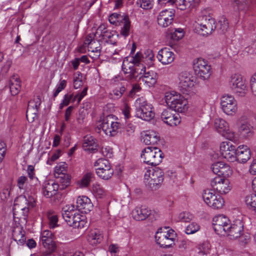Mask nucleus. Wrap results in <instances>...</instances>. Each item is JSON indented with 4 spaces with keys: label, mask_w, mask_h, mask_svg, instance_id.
Instances as JSON below:
<instances>
[{
    "label": "nucleus",
    "mask_w": 256,
    "mask_h": 256,
    "mask_svg": "<svg viewBox=\"0 0 256 256\" xmlns=\"http://www.w3.org/2000/svg\"><path fill=\"white\" fill-rule=\"evenodd\" d=\"M47 217L48 220L49 226L50 228H54L58 226V217L54 212L52 210L48 211Z\"/></svg>",
    "instance_id": "37998d69"
},
{
    "label": "nucleus",
    "mask_w": 256,
    "mask_h": 256,
    "mask_svg": "<svg viewBox=\"0 0 256 256\" xmlns=\"http://www.w3.org/2000/svg\"><path fill=\"white\" fill-rule=\"evenodd\" d=\"M92 194L97 198H102L106 196V190L99 184L96 182L92 185Z\"/></svg>",
    "instance_id": "58836bf2"
},
{
    "label": "nucleus",
    "mask_w": 256,
    "mask_h": 256,
    "mask_svg": "<svg viewBox=\"0 0 256 256\" xmlns=\"http://www.w3.org/2000/svg\"><path fill=\"white\" fill-rule=\"evenodd\" d=\"M220 106L224 112L228 116L235 114L238 110L236 100L230 95H224L221 98Z\"/></svg>",
    "instance_id": "2eb2a0df"
},
{
    "label": "nucleus",
    "mask_w": 256,
    "mask_h": 256,
    "mask_svg": "<svg viewBox=\"0 0 256 256\" xmlns=\"http://www.w3.org/2000/svg\"><path fill=\"white\" fill-rule=\"evenodd\" d=\"M221 155L228 161L233 162L236 160L237 149L230 142H222L220 145Z\"/></svg>",
    "instance_id": "6ab92c4d"
},
{
    "label": "nucleus",
    "mask_w": 256,
    "mask_h": 256,
    "mask_svg": "<svg viewBox=\"0 0 256 256\" xmlns=\"http://www.w3.org/2000/svg\"><path fill=\"white\" fill-rule=\"evenodd\" d=\"M21 88V82L16 74H14L10 80V89L12 96L18 94Z\"/></svg>",
    "instance_id": "473e14b6"
},
{
    "label": "nucleus",
    "mask_w": 256,
    "mask_h": 256,
    "mask_svg": "<svg viewBox=\"0 0 256 256\" xmlns=\"http://www.w3.org/2000/svg\"><path fill=\"white\" fill-rule=\"evenodd\" d=\"M122 23L123 24V26L121 28L120 34L126 36L129 34L130 26V22L128 16H124V18H123V20L122 22Z\"/></svg>",
    "instance_id": "de8ad7c7"
},
{
    "label": "nucleus",
    "mask_w": 256,
    "mask_h": 256,
    "mask_svg": "<svg viewBox=\"0 0 256 256\" xmlns=\"http://www.w3.org/2000/svg\"><path fill=\"white\" fill-rule=\"evenodd\" d=\"M88 48V50L92 54V55L90 56L92 58L96 59L100 57V55L101 48L97 40L96 42H94V44H92Z\"/></svg>",
    "instance_id": "79ce46f5"
},
{
    "label": "nucleus",
    "mask_w": 256,
    "mask_h": 256,
    "mask_svg": "<svg viewBox=\"0 0 256 256\" xmlns=\"http://www.w3.org/2000/svg\"><path fill=\"white\" fill-rule=\"evenodd\" d=\"M142 137L143 142L147 145L156 144L160 140L158 134L152 130L143 132Z\"/></svg>",
    "instance_id": "bb28decb"
},
{
    "label": "nucleus",
    "mask_w": 256,
    "mask_h": 256,
    "mask_svg": "<svg viewBox=\"0 0 256 256\" xmlns=\"http://www.w3.org/2000/svg\"><path fill=\"white\" fill-rule=\"evenodd\" d=\"M94 174L90 172L86 173L78 182L79 187L84 188L87 187L92 180V178L94 177Z\"/></svg>",
    "instance_id": "a18cd8bd"
},
{
    "label": "nucleus",
    "mask_w": 256,
    "mask_h": 256,
    "mask_svg": "<svg viewBox=\"0 0 256 256\" xmlns=\"http://www.w3.org/2000/svg\"><path fill=\"white\" fill-rule=\"evenodd\" d=\"M163 153L160 150L156 147H147L141 154L144 162L151 166L159 164L162 161Z\"/></svg>",
    "instance_id": "6e6552de"
},
{
    "label": "nucleus",
    "mask_w": 256,
    "mask_h": 256,
    "mask_svg": "<svg viewBox=\"0 0 256 256\" xmlns=\"http://www.w3.org/2000/svg\"><path fill=\"white\" fill-rule=\"evenodd\" d=\"M17 202H19L20 204L15 203L13 208L16 206L22 208H26L28 209V212L30 208H32L35 206L34 200L31 197L28 198V200L25 196L20 197Z\"/></svg>",
    "instance_id": "c9c22d12"
},
{
    "label": "nucleus",
    "mask_w": 256,
    "mask_h": 256,
    "mask_svg": "<svg viewBox=\"0 0 256 256\" xmlns=\"http://www.w3.org/2000/svg\"><path fill=\"white\" fill-rule=\"evenodd\" d=\"M193 68L195 74L204 80L209 78L212 74L210 66L207 61L201 58L194 60Z\"/></svg>",
    "instance_id": "ddd939ff"
},
{
    "label": "nucleus",
    "mask_w": 256,
    "mask_h": 256,
    "mask_svg": "<svg viewBox=\"0 0 256 256\" xmlns=\"http://www.w3.org/2000/svg\"><path fill=\"white\" fill-rule=\"evenodd\" d=\"M216 27L222 33L226 32L228 30L229 24L228 20L226 17L222 16L220 18L217 26H216Z\"/></svg>",
    "instance_id": "09e8293b"
},
{
    "label": "nucleus",
    "mask_w": 256,
    "mask_h": 256,
    "mask_svg": "<svg viewBox=\"0 0 256 256\" xmlns=\"http://www.w3.org/2000/svg\"><path fill=\"white\" fill-rule=\"evenodd\" d=\"M214 126L216 130L226 139L231 141L236 140L235 132L230 129L228 123L224 120L216 118Z\"/></svg>",
    "instance_id": "4468645a"
},
{
    "label": "nucleus",
    "mask_w": 256,
    "mask_h": 256,
    "mask_svg": "<svg viewBox=\"0 0 256 256\" xmlns=\"http://www.w3.org/2000/svg\"><path fill=\"white\" fill-rule=\"evenodd\" d=\"M59 185L56 183L45 182L42 187V194L45 197L50 198L56 194Z\"/></svg>",
    "instance_id": "c756f323"
},
{
    "label": "nucleus",
    "mask_w": 256,
    "mask_h": 256,
    "mask_svg": "<svg viewBox=\"0 0 256 256\" xmlns=\"http://www.w3.org/2000/svg\"><path fill=\"white\" fill-rule=\"evenodd\" d=\"M124 16H126V15H120L117 13H113L110 16L108 20L110 24H116L120 22H122L123 20V18H124Z\"/></svg>",
    "instance_id": "13d9d810"
},
{
    "label": "nucleus",
    "mask_w": 256,
    "mask_h": 256,
    "mask_svg": "<svg viewBox=\"0 0 256 256\" xmlns=\"http://www.w3.org/2000/svg\"><path fill=\"white\" fill-rule=\"evenodd\" d=\"M230 220L224 215L216 216L213 218V228L216 232L220 236L226 235Z\"/></svg>",
    "instance_id": "dca6fc26"
},
{
    "label": "nucleus",
    "mask_w": 256,
    "mask_h": 256,
    "mask_svg": "<svg viewBox=\"0 0 256 256\" xmlns=\"http://www.w3.org/2000/svg\"><path fill=\"white\" fill-rule=\"evenodd\" d=\"M193 215L188 212H183L180 213L178 219L182 222H190L193 218Z\"/></svg>",
    "instance_id": "680f3d73"
},
{
    "label": "nucleus",
    "mask_w": 256,
    "mask_h": 256,
    "mask_svg": "<svg viewBox=\"0 0 256 256\" xmlns=\"http://www.w3.org/2000/svg\"><path fill=\"white\" fill-rule=\"evenodd\" d=\"M136 4L140 8L146 10H150L154 6L153 0H137Z\"/></svg>",
    "instance_id": "8fccbe9b"
},
{
    "label": "nucleus",
    "mask_w": 256,
    "mask_h": 256,
    "mask_svg": "<svg viewBox=\"0 0 256 256\" xmlns=\"http://www.w3.org/2000/svg\"><path fill=\"white\" fill-rule=\"evenodd\" d=\"M228 85L238 96L244 97L246 94V86L240 74H236L232 75L228 81Z\"/></svg>",
    "instance_id": "9b49d317"
},
{
    "label": "nucleus",
    "mask_w": 256,
    "mask_h": 256,
    "mask_svg": "<svg viewBox=\"0 0 256 256\" xmlns=\"http://www.w3.org/2000/svg\"><path fill=\"white\" fill-rule=\"evenodd\" d=\"M224 166V162H218L213 164L211 166V168L213 172L218 176L220 172H221V168Z\"/></svg>",
    "instance_id": "69168bd1"
},
{
    "label": "nucleus",
    "mask_w": 256,
    "mask_h": 256,
    "mask_svg": "<svg viewBox=\"0 0 256 256\" xmlns=\"http://www.w3.org/2000/svg\"><path fill=\"white\" fill-rule=\"evenodd\" d=\"M252 126L250 124L246 123L240 125L238 128L240 136L244 138H248L252 136Z\"/></svg>",
    "instance_id": "ea45409f"
},
{
    "label": "nucleus",
    "mask_w": 256,
    "mask_h": 256,
    "mask_svg": "<svg viewBox=\"0 0 256 256\" xmlns=\"http://www.w3.org/2000/svg\"><path fill=\"white\" fill-rule=\"evenodd\" d=\"M170 38L174 40H178L184 36V32L182 28H174V30H172L170 32Z\"/></svg>",
    "instance_id": "6e6d98bb"
},
{
    "label": "nucleus",
    "mask_w": 256,
    "mask_h": 256,
    "mask_svg": "<svg viewBox=\"0 0 256 256\" xmlns=\"http://www.w3.org/2000/svg\"><path fill=\"white\" fill-rule=\"evenodd\" d=\"M67 164L66 162H60L55 167L54 172L58 176L66 173Z\"/></svg>",
    "instance_id": "052dcab7"
},
{
    "label": "nucleus",
    "mask_w": 256,
    "mask_h": 256,
    "mask_svg": "<svg viewBox=\"0 0 256 256\" xmlns=\"http://www.w3.org/2000/svg\"><path fill=\"white\" fill-rule=\"evenodd\" d=\"M146 68L142 65L136 66L135 68L128 75L126 76V78L130 80H136L140 76H143Z\"/></svg>",
    "instance_id": "f704fd0d"
},
{
    "label": "nucleus",
    "mask_w": 256,
    "mask_h": 256,
    "mask_svg": "<svg viewBox=\"0 0 256 256\" xmlns=\"http://www.w3.org/2000/svg\"><path fill=\"white\" fill-rule=\"evenodd\" d=\"M94 166L97 167L96 168V174L103 180H109L114 174V170L112 168L110 162L105 158L98 159L94 162Z\"/></svg>",
    "instance_id": "f8f14e48"
},
{
    "label": "nucleus",
    "mask_w": 256,
    "mask_h": 256,
    "mask_svg": "<svg viewBox=\"0 0 256 256\" xmlns=\"http://www.w3.org/2000/svg\"><path fill=\"white\" fill-rule=\"evenodd\" d=\"M83 84L82 74L78 72L74 76V86L75 89L80 88Z\"/></svg>",
    "instance_id": "4d7b16f0"
},
{
    "label": "nucleus",
    "mask_w": 256,
    "mask_h": 256,
    "mask_svg": "<svg viewBox=\"0 0 256 256\" xmlns=\"http://www.w3.org/2000/svg\"><path fill=\"white\" fill-rule=\"evenodd\" d=\"M97 146L96 139L92 136L86 135L83 139L82 148L85 151L94 152Z\"/></svg>",
    "instance_id": "2f4dec72"
},
{
    "label": "nucleus",
    "mask_w": 256,
    "mask_h": 256,
    "mask_svg": "<svg viewBox=\"0 0 256 256\" xmlns=\"http://www.w3.org/2000/svg\"><path fill=\"white\" fill-rule=\"evenodd\" d=\"M101 153L106 158H111L113 156L112 148L109 146H103L101 148Z\"/></svg>",
    "instance_id": "338daca9"
},
{
    "label": "nucleus",
    "mask_w": 256,
    "mask_h": 256,
    "mask_svg": "<svg viewBox=\"0 0 256 256\" xmlns=\"http://www.w3.org/2000/svg\"><path fill=\"white\" fill-rule=\"evenodd\" d=\"M232 174V170L229 165L224 162V166L221 168V172L218 176H222L224 178L226 176H229Z\"/></svg>",
    "instance_id": "0e129e2a"
},
{
    "label": "nucleus",
    "mask_w": 256,
    "mask_h": 256,
    "mask_svg": "<svg viewBox=\"0 0 256 256\" xmlns=\"http://www.w3.org/2000/svg\"><path fill=\"white\" fill-rule=\"evenodd\" d=\"M103 236L98 230H92L88 235V240L92 244L100 243L102 240Z\"/></svg>",
    "instance_id": "4c0bfd02"
},
{
    "label": "nucleus",
    "mask_w": 256,
    "mask_h": 256,
    "mask_svg": "<svg viewBox=\"0 0 256 256\" xmlns=\"http://www.w3.org/2000/svg\"><path fill=\"white\" fill-rule=\"evenodd\" d=\"M243 230V224L241 220H236L233 223L228 225L226 234L231 239L239 238Z\"/></svg>",
    "instance_id": "4be33fe9"
},
{
    "label": "nucleus",
    "mask_w": 256,
    "mask_h": 256,
    "mask_svg": "<svg viewBox=\"0 0 256 256\" xmlns=\"http://www.w3.org/2000/svg\"><path fill=\"white\" fill-rule=\"evenodd\" d=\"M157 74L152 70H146L143 76H140L139 80L144 82L148 87L153 86L156 82Z\"/></svg>",
    "instance_id": "a878e982"
},
{
    "label": "nucleus",
    "mask_w": 256,
    "mask_h": 256,
    "mask_svg": "<svg viewBox=\"0 0 256 256\" xmlns=\"http://www.w3.org/2000/svg\"><path fill=\"white\" fill-rule=\"evenodd\" d=\"M59 182L62 185V188L64 189L67 187L70 184L71 176L66 174L58 176Z\"/></svg>",
    "instance_id": "864d4df0"
},
{
    "label": "nucleus",
    "mask_w": 256,
    "mask_h": 256,
    "mask_svg": "<svg viewBox=\"0 0 256 256\" xmlns=\"http://www.w3.org/2000/svg\"><path fill=\"white\" fill-rule=\"evenodd\" d=\"M142 62L150 66L153 64L154 54L151 50H146L142 54Z\"/></svg>",
    "instance_id": "49530a36"
},
{
    "label": "nucleus",
    "mask_w": 256,
    "mask_h": 256,
    "mask_svg": "<svg viewBox=\"0 0 256 256\" xmlns=\"http://www.w3.org/2000/svg\"><path fill=\"white\" fill-rule=\"evenodd\" d=\"M210 249V244L208 242H204L198 246L199 253L202 254H209Z\"/></svg>",
    "instance_id": "e2e57ef3"
},
{
    "label": "nucleus",
    "mask_w": 256,
    "mask_h": 256,
    "mask_svg": "<svg viewBox=\"0 0 256 256\" xmlns=\"http://www.w3.org/2000/svg\"><path fill=\"white\" fill-rule=\"evenodd\" d=\"M250 158V150L246 145H240L237 148L236 160L240 162L245 163Z\"/></svg>",
    "instance_id": "cd10ccee"
},
{
    "label": "nucleus",
    "mask_w": 256,
    "mask_h": 256,
    "mask_svg": "<svg viewBox=\"0 0 256 256\" xmlns=\"http://www.w3.org/2000/svg\"><path fill=\"white\" fill-rule=\"evenodd\" d=\"M239 11H246L251 6L256 4V0H234Z\"/></svg>",
    "instance_id": "e433bc0d"
},
{
    "label": "nucleus",
    "mask_w": 256,
    "mask_h": 256,
    "mask_svg": "<svg viewBox=\"0 0 256 256\" xmlns=\"http://www.w3.org/2000/svg\"><path fill=\"white\" fill-rule=\"evenodd\" d=\"M76 208L82 213L87 214L93 208L90 200L86 196H80L77 198Z\"/></svg>",
    "instance_id": "5701e85b"
},
{
    "label": "nucleus",
    "mask_w": 256,
    "mask_h": 256,
    "mask_svg": "<svg viewBox=\"0 0 256 256\" xmlns=\"http://www.w3.org/2000/svg\"><path fill=\"white\" fill-rule=\"evenodd\" d=\"M54 235L48 230H45L41 233L40 244L43 246L42 256H50L56 249V246L53 241Z\"/></svg>",
    "instance_id": "1a4fd4ad"
},
{
    "label": "nucleus",
    "mask_w": 256,
    "mask_h": 256,
    "mask_svg": "<svg viewBox=\"0 0 256 256\" xmlns=\"http://www.w3.org/2000/svg\"><path fill=\"white\" fill-rule=\"evenodd\" d=\"M39 105L40 102L38 100L37 102H35L34 100L29 102L26 113L28 120L32 122L34 118L37 116Z\"/></svg>",
    "instance_id": "c85d7f7f"
},
{
    "label": "nucleus",
    "mask_w": 256,
    "mask_h": 256,
    "mask_svg": "<svg viewBox=\"0 0 256 256\" xmlns=\"http://www.w3.org/2000/svg\"><path fill=\"white\" fill-rule=\"evenodd\" d=\"M216 196V194L212 190H204L202 193V198L204 202L210 206Z\"/></svg>",
    "instance_id": "c03bdc74"
},
{
    "label": "nucleus",
    "mask_w": 256,
    "mask_h": 256,
    "mask_svg": "<svg viewBox=\"0 0 256 256\" xmlns=\"http://www.w3.org/2000/svg\"><path fill=\"white\" fill-rule=\"evenodd\" d=\"M165 101L168 106L177 113H184L188 109V102L184 96L176 92H166Z\"/></svg>",
    "instance_id": "7ed1b4c3"
},
{
    "label": "nucleus",
    "mask_w": 256,
    "mask_h": 256,
    "mask_svg": "<svg viewBox=\"0 0 256 256\" xmlns=\"http://www.w3.org/2000/svg\"><path fill=\"white\" fill-rule=\"evenodd\" d=\"M75 206L72 204L66 206L62 208V216L67 224L74 228L81 229L86 227L85 216L74 211Z\"/></svg>",
    "instance_id": "f03ea898"
},
{
    "label": "nucleus",
    "mask_w": 256,
    "mask_h": 256,
    "mask_svg": "<svg viewBox=\"0 0 256 256\" xmlns=\"http://www.w3.org/2000/svg\"><path fill=\"white\" fill-rule=\"evenodd\" d=\"M157 58L162 64L166 65L171 64L174 60V53L168 48H164L160 50Z\"/></svg>",
    "instance_id": "b1692460"
},
{
    "label": "nucleus",
    "mask_w": 256,
    "mask_h": 256,
    "mask_svg": "<svg viewBox=\"0 0 256 256\" xmlns=\"http://www.w3.org/2000/svg\"><path fill=\"white\" fill-rule=\"evenodd\" d=\"M250 82L252 93L256 96V73L251 76Z\"/></svg>",
    "instance_id": "774afa93"
},
{
    "label": "nucleus",
    "mask_w": 256,
    "mask_h": 256,
    "mask_svg": "<svg viewBox=\"0 0 256 256\" xmlns=\"http://www.w3.org/2000/svg\"><path fill=\"white\" fill-rule=\"evenodd\" d=\"M176 236V234L174 230H169L164 232L160 228L156 232L155 238L156 244L160 247L168 248L174 244Z\"/></svg>",
    "instance_id": "9d476101"
},
{
    "label": "nucleus",
    "mask_w": 256,
    "mask_h": 256,
    "mask_svg": "<svg viewBox=\"0 0 256 256\" xmlns=\"http://www.w3.org/2000/svg\"><path fill=\"white\" fill-rule=\"evenodd\" d=\"M161 118L164 123L171 126H176L180 122L179 114L170 107L163 110Z\"/></svg>",
    "instance_id": "f3484780"
},
{
    "label": "nucleus",
    "mask_w": 256,
    "mask_h": 256,
    "mask_svg": "<svg viewBox=\"0 0 256 256\" xmlns=\"http://www.w3.org/2000/svg\"><path fill=\"white\" fill-rule=\"evenodd\" d=\"M136 66V65L127 57H126L122 64V68L124 73L128 75Z\"/></svg>",
    "instance_id": "a19ab883"
},
{
    "label": "nucleus",
    "mask_w": 256,
    "mask_h": 256,
    "mask_svg": "<svg viewBox=\"0 0 256 256\" xmlns=\"http://www.w3.org/2000/svg\"><path fill=\"white\" fill-rule=\"evenodd\" d=\"M224 199L218 195H216L214 198L212 200V204L210 207L214 209L221 208L224 204Z\"/></svg>",
    "instance_id": "603ef678"
},
{
    "label": "nucleus",
    "mask_w": 256,
    "mask_h": 256,
    "mask_svg": "<svg viewBox=\"0 0 256 256\" xmlns=\"http://www.w3.org/2000/svg\"><path fill=\"white\" fill-rule=\"evenodd\" d=\"M170 5L174 4L178 9L184 10L194 5V0H168Z\"/></svg>",
    "instance_id": "72a5a7b5"
},
{
    "label": "nucleus",
    "mask_w": 256,
    "mask_h": 256,
    "mask_svg": "<svg viewBox=\"0 0 256 256\" xmlns=\"http://www.w3.org/2000/svg\"><path fill=\"white\" fill-rule=\"evenodd\" d=\"M136 116L146 121H150L155 116L152 106L145 98L141 97L136 100Z\"/></svg>",
    "instance_id": "39448f33"
},
{
    "label": "nucleus",
    "mask_w": 256,
    "mask_h": 256,
    "mask_svg": "<svg viewBox=\"0 0 256 256\" xmlns=\"http://www.w3.org/2000/svg\"><path fill=\"white\" fill-rule=\"evenodd\" d=\"M175 11L173 9L165 10L162 11L157 18L158 24L162 27L166 28L172 24Z\"/></svg>",
    "instance_id": "412c9836"
},
{
    "label": "nucleus",
    "mask_w": 256,
    "mask_h": 256,
    "mask_svg": "<svg viewBox=\"0 0 256 256\" xmlns=\"http://www.w3.org/2000/svg\"><path fill=\"white\" fill-rule=\"evenodd\" d=\"M200 229V226L198 223L192 222L186 226L185 232L187 234H192L198 232Z\"/></svg>",
    "instance_id": "5fc2aeb1"
},
{
    "label": "nucleus",
    "mask_w": 256,
    "mask_h": 256,
    "mask_svg": "<svg viewBox=\"0 0 256 256\" xmlns=\"http://www.w3.org/2000/svg\"><path fill=\"white\" fill-rule=\"evenodd\" d=\"M178 86L183 93L188 92L194 86L193 77L187 72L180 74Z\"/></svg>",
    "instance_id": "aec40b11"
},
{
    "label": "nucleus",
    "mask_w": 256,
    "mask_h": 256,
    "mask_svg": "<svg viewBox=\"0 0 256 256\" xmlns=\"http://www.w3.org/2000/svg\"><path fill=\"white\" fill-rule=\"evenodd\" d=\"M152 211L146 206L136 207L132 212V218L136 220H143L150 216Z\"/></svg>",
    "instance_id": "393cba45"
},
{
    "label": "nucleus",
    "mask_w": 256,
    "mask_h": 256,
    "mask_svg": "<svg viewBox=\"0 0 256 256\" xmlns=\"http://www.w3.org/2000/svg\"><path fill=\"white\" fill-rule=\"evenodd\" d=\"M126 88L124 84H121L113 90V95L114 98H120L125 92Z\"/></svg>",
    "instance_id": "bf43d9fd"
},
{
    "label": "nucleus",
    "mask_w": 256,
    "mask_h": 256,
    "mask_svg": "<svg viewBox=\"0 0 256 256\" xmlns=\"http://www.w3.org/2000/svg\"><path fill=\"white\" fill-rule=\"evenodd\" d=\"M245 202L246 205L256 212V194H250L246 196Z\"/></svg>",
    "instance_id": "3c124183"
},
{
    "label": "nucleus",
    "mask_w": 256,
    "mask_h": 256,
    "mask_svg": "<svg viewBox=\"0 0 256 256\" xmlns=\"http://www.w3.org/2000/svg\"><path fill=\"white\" fill-rule=\"evenodd\" d=\"M210 185L220 194H226L230 190L228 180L222 176H216L212 179Z\"/></svg>",
    "instance_id": "a211bd4d"
},
{
    "label": "nucleus",
    "mask_w": 256,
    "mask_h": 256,
    "mask_svg": "<svg viewBox=\"0 0 256 256\" xmlns=\"http://www.w3.org/2000/svg\"><path fill=\"white\" fill-rule=\"evenodd\" d=\"M28 214V209L26 208L16 206L13 208L14 223L12 235L14 240L19 245H23L26 242V237L23 228L26 224Z\"/></svg>",
    "instance_id": "f257e3e1"
},
{
    "label": "nucleus",
    "mask_w": 256,
    "mask_h": 256,
    "mask_svg": "<svg viewBox=\"0 0 256 256\" xmlns=\"http://www.w3.org/2000/svg\"><path fill=\"white\" fill-rule=\"evenodd\" d=\"M122 126L118 118L114 115L109 114L103 118L100 124L98 125L96 130L100 132L102 130L108 136H114Z\"/></svg>",
    "instance_id": "20e7f679"
},
{
    "label": "nucleus",
    "mask_w": 256,
    "mask_h": 256,
    "mask_svg": "<svg viewBox=\"0 0 256 256\" xmlns=\"http://www.w3.org/2000/svg\"><path fill=\"white\" fill-rule=\"evenodd\" d=\"M216 28L215 20L209 16H202L198 17L195 25L194 31L203 36H208Z\"/></svg>",
    "instance_id": "0eeeda50"
},
{
    "label": "nucleus",
    "mask_w": 256,
    "mask_h": 256,
    "mask_svg": "<svg viewBox=\"0 0 256 256\" xmlns=\"http://www.w3.org/2000/svg\"><path fill=\"white\" fill-rule=\"evenodd\" d=\"M105 52L108 56H110V60L113 63L120 62L123 58L121 54V50L114 49V46L111 44L106 48Z\"/></svg>",
    "instance_id": "7c9ffc66"
},
{
    "label": "nucleus",
    "mask_w": 256,
    "mask_h": 256,
    "mask_svg": "<svg viewBox=\"0 0 256 256\" xmlns=\"http://www.w3.org/2000/svg\"><path fill=\"white\" fill-rule=\"evenodd\" d=\"M164 174L162 170L158 167L148 170L144 175V182L152 190H155L163 182Z\"/></svg>",
    "instance_id": "423d86ee"
}]
</instances>
